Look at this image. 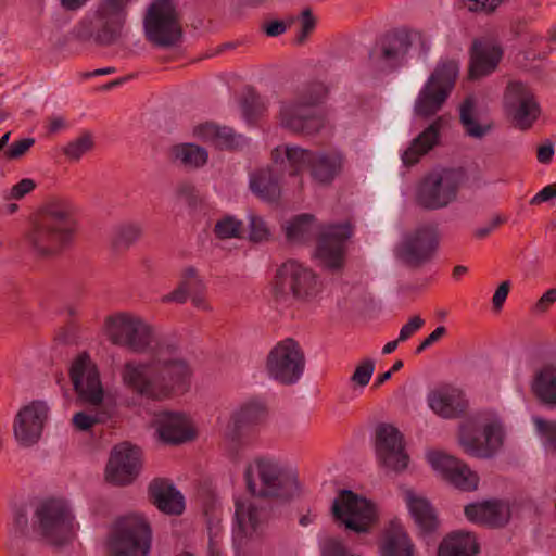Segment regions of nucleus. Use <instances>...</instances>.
Segmentation results:
<instances>
[{
  "instance_id": "nucleus-62",
  "label": "nucleus",
  "mask_w": 556,
  "mask_h": 556,
  "mask_svg": "<svg viewBox=\"0 0 556 556\" xmlns=\"http://www.w3.org/2000/svg\"><path fill=\"white\" fill-rule=\"evenodd\" d=\"M556 302V288L547 290L536 302L535 309L539 312L546 311L552 304Z\"/></svg>"
},
{
  "instance_id": "nucleus-21",
  "label": "nucleus",
  "mask_w": 556,
  "mask_h": 556,
  "mask_svg": "<svg viewBox=\"0 0 556 556\" xmlns=\"http://www.w3.org/2000/svg\"><path fill=\"white\" fill-rule=\"evenodd\" d=\"M439 245V235L434 226H421L403 237L396 248L397 256L409 265H420L429 261Z\"/></svg>"
},
{
  "instance_id": "nucleus-35",
  "label": "nucleus",
  "mask_w": 556,
  "mask_h": 556,
  "mask_svg": "<svg viewBox=\"0 0 556 556\" xmlns=\"http://www.w3.org/2000/svg\"><path fill=\"white\" fill-rule=\"evenodd\" d=\"M459 119L467 136L475 139H482L493 128L489 121L478 118L477 101L473 96H468L459 108Z\"/></svg>"
},
{
  "instance_id": "nucleus-49",
  "label": "nucleus",
  "mask_w": 556,
  "mask_h": 556,
  "mask_svg": "<svg viewBox=\"0 0 556 556\" xmlns=\"http://www.w3.org/2000/svg\"><path fill=\"white\" fill-rule=\"evenodd\" d=\"M249 239L253 242H265L271 237L267 223L258 215L249 214Z\"/></svg>"
},
{
  "instance_id": "nucleus-4",
  "label": "nucleus",
  "mask_w": 556,
  "mask_h": 556,
  "mask_svg": "<svg viewBox=\"0 0 556 556\" xmlns=\"http://www.w3.org/2000/svg\"><path fill=\"white\" fill-rule=\"evenodd\" d=\"M244 481L255 497L287 501L296 495L299 483L287 466L270 455H258L248 462Z\"/></svg>"
},
{
  "instance_id": "nucleus-64",
  "label": "nucleus",
  "mask_w": 556,
  "mask_h": 556,
  "mask_svg": "<svg viewBox=\"0 0 556 556\" xmlns=\"http://www.w3.org/2000/svg\"><path fill=\"white\" fill-rule=\"evenodd\" d=\"M265 31L270 37H276L286 31V25L280 21H274L266 25Z\"/></svg>"
},
{
  "instance_id": "nucleus-28",
  "label": "nucleus",
  "mask_w": 556,
  "mask_h": 556,
  "mask_svg": "<svg viewBox=\"0 0 556 556\" xmlns=\"http://www.w3.org/2000/svg\"><path fill=\"white\" fill-rule=\"evenodd\" d=\"M378 554L379 556H417L416 547L401 521L392 520L383 530Z\"/></svg>"
},
{
  "instance_id": "nucleus-63",
  "label": "nucleus",
  "mask_w": 556,
  "mask_h": 556,
  "mask_svg": "<svg viewBox=\"0 0 556 556\" xmlns=\"http://www.w3.org/2000/svg\"><path fill=\"white\" fill-rule=\"evenodd\" d=\"M200 276L194 267H187L181 271L179 285L188 288V286L199 279Z\"/></svg>"
},
{
  "instance_id": "nucleus-6",
  "label": "nucleus",
  "mask_w": 556,
  "mask_h": 556,
  "mask_svg": "<svg viewBox=\"0 0 556 556\" xmlns=\"http://www.w3.org/2000/svg\"><path fill=\"white\" fill-rule=\"evenodd\" d=\"M128 0H99L79 23V35L100 45H112L123 35Z\"/></svg>"
},
{
  "instance_id": "nucleus-55",
  "label": "nucleus",
  "mask_w": 556,
  "mask_h": 556,
  "mask_svg": "<svg viewBox=\"0 0 556 556\" xmlns=\"http://www.w3.org/2000/svg\"><path fill=\"white\" fill-rule=\"evenodd\" d=\"M501 4V0H463L464 9L470 12L491 13Z\"/></svg>"
},
{
  "instance_id": "nucleus-17",
  "label": "nucleus",
  "mask_w": 556,
  "mask_h": 556,
  "mask_svg": "<svg viewBox=\"0 0 556 556\" xmlns=\"http://www.w3.org/2000/svg\"><path fill=\"white\" fill-rule=\"evenodd\" d=\"M70 377L78 399L88 405L98 407L104 400V388L99 369L91 357L81 353L72 362Z\"/></svg>"
},
{
  "instance_id": "nucleus-25",
  "label": "nucleus",
  "mask_w": 556,
  "mask_h": 556,
  "mask_svg": "<svg viewBox=\"0 0 556 556\" xmlns=\"http://www.w3.org/2000/svg\"><path fill=\"white\" fill-rule=\"evenodd\" d=\"M428 407L443 419L460 417L468 407V401L462 390L453 387H440L427 394Z\"/></svg>"
},
{
  "instance_id": "nucleus-57",
  "label": "nucleus",
  "mask_w": 556,
  "mask_h": 556,
  "mask_svg": "<svg viewBox=\"0 0 556 556\" xmlns=\"http://www.w3.org/2000/svg\"><path fill=\"white\" fill-rule=\"evenodd\" d=\"M425 321L419 316L412 317L402 328L399 333V341L403 342L409 339L416 331H418Z\"/></svg>"
},
{
  "instance_id": "nucleus-39",
  "label": "nucleus",
  "mask_w": 556,
  "mask_h": 556,
  "mask_svg": "<svg viewBox=\"0 0 556 556\" xmlns=\"http://www.w3.org/2000/svg\"><path fill=\"white\" fill-rule=\"evenodd\" d=\"M531 390L543 404L556 406V368L540 369L531 382Z\"/></svg>"
},
{
  "instance_id": "nucleus-51",
  "label": "nucleus",
  "mask_w": 556,
  "mask_h": 556,
  "mask_svg": "<svg viewBox=\"0 0 556 556\" xmlns=\"http://www.w3.org/2000/svg\"><path fill=\"white\" fill-rule=\"evenodd\" d=\"M375 370V362L370 358L362 361L355 368L351 381L361 387L362 389L366 387L374 374Z\"/></svg>"
},
{
  "instance_id": "nucleus-16",
  "label": "nucleus",
  "mask_w": 556,
  "mask_h": 556,
  "mask_svg": "<svg viewBox=\"0 0 556 556\" xmlns=\"http://www.w3.org/2000/svg\"><path fill=\"white\" fill-rule=\"evenodd\" d=\"M304 366V355L292 339L278 342L267 356L268 376L283 384L298 382L303 375Z\"/></svg>"
},
{
  "instance_id": "nucleus-10",
  "label": "nucleus",
  "mask_w": 556,
  "mask_h": 556,
  "mask_svg": "<svg viewBox=\"0 0 556 556\" xmlns=\"http://www.w3.org/2000/svg\"><path fill=\"white\" fill-rule=\"evenodd\" d=\"M334 520L355 533H368L380 519V508L371 500L351 490H341L332 502Z\"/></svg>"
},
{
  "instance_id": "nucleus-47",
  "label": "nucleus",
  "mask_w": 556,
  "mask_h": 556,
  "mask_svg": "<svg viewBox=\"0 0 556 556\" xmlns=\"http://www.w3.org/2000/svg\"><path fill=\"white\" fill-rule=\"evenodd\" d=\"M243 229V224L235 216H224L218 219L214 227V232L219 239L239 238Z\"/></svg>"
},
{
  "instance_id": "nucleus-14",
  "label": "nucleus",
  "mask_w": 556,
  "mask_h": 556,
  "mask_svg": "<svg viewBox=\"0 0 556 556\" xmlns=\"http://www.w3.org/2000/svg\"><path fill=\"white\" fill-rule=\"evenodd\" d=\"M503 108L514 126L520 130L530 129L541 115V106L534 92L521 81L508 83Z\"/></svg>"
},
{
  "instance_id": "nucleus-50",
  "label": "nucleus",
  "mask_w": 556,
  "mask_h": 556,
  "mask_svg": "<svg viewBox=\"0 0 556 556\" xmlns=\"http://www.w3.org/2000/svg\"><path fill=\"white\" fill-rule=\"evenodd\" d=\"M93 140L91 135L85 134L75 140L68 142L64 149V154L73 161H78L85 153L91 150Z\"/></svg>"
},
{
  "instance_id": "nucleus-7",
  "label": "nucleus",
  "mask_w": 556,
  "mask_h": 556,
  "mask_svg": "<svg viewBox=\"0 0 556 556\" xmlns=\"http://www.w3.org/2000/svg\"><path fill=\"white\" fill-rule=\"evenodd\" d=\"M326 93L327 88L323 84H314L305 90L300 100L281 102L280 125L294 132H318L325 126L326 117L317 104Z\"/></svg>"
},
{
  "instance_id": "nucleus-9",
  "label": "nucleus",
  "mask_w": 556,
  "mask_h": 556,
  "mask_svg": "<svg viewBox=\"0 0 556 556\" xmlns=\"http://www.w3.org/2000/svg\"><path fill=\"white\" fill-rule=\"evenodd\" d=\"M458 74L459 63L456 60L441 59L418 92L415 113L429 117L439 112L450 97Z\"/></svg>"
},
{
  "instance_id": "nucleus-13",
  "label": "nucleus",
  "mask_w": 556,
  "mask_h": 556,
  "mask_svg": "<svg viewBox=\"0 0 556 556\" xmlns=\"http://www.w3.org/2000/svg\"><path fill=\"white\" fill-rule=\"evenodd\" d=\"M144 33L155 46L167 48L177 45L181 27L174 4L169 0H154L144 17Z\"/></svg>"
},
{
  "instance_id": "nucleus-29",
  "label": "nucleus",
  "mask_w": 556,
  "mask_h": 556,
  "mask_svg": "<svg viewBox=\"0 0 556 556\" xmlns=\"http://www.w3.org/2000/svg\"><path fill=\"white\" fill-rule=\"evenodd\" d=\"M149 492L160 511L172 516H179L185 511V496L170 481L155 479L150 483Z\"/></svg>"
},
{
  "instance_id": "nucleus-11",
  "label": "nucleus",
  "mask_w": 556,
  "mask_h": 556,
  "mask_svg": "<svg viewBox=\"0 0 556 556\" xmlns=\"http://www.w3.org/2000/svg\"><path fill=\"white\" fill-rule=\"evenodd\" d=\"M462 174L455 169L441 168L427 174L417 184L415 201L428 211H439L457 200Z\"/></svg>"
},
{
  "instance_id": "nucleus-48",
  "label": "nucleus",
  "mask_w": 556,
  "mask_h": 556,
  "mask_svg": "<svg viewBox=\"0 0 556 556\" xmlns=\"http://www.w3.org/2000/svg\"><path fill=\"white\" fill-rule=\"evenodd\" d=\"M460 466L464 467L467 473H460L458 470L452 471L447 480L457 489L463 491H473L478 488L479 477L472 471L466 464L460 462Z\"/></svg>"
},
{
  "instance_id": "nucleus-5",
  "label": "nucleus",
  "mask_w": 556,
  "mask_h": 556,
  "mask_svg": "<svg viewBox=\"0 0 556 556\" xmlns=\"http://www.w3.org/2000/svg\"><path fill=\"white\" fill-rule=\"evenodd\" d=\"M505 430L498 415L493 410L476 413L459 426L458 442L468 455L489 458L503 445Z\"/></svg>"
},
{
  "instance_id": "nucleus-27",
  "label": "nucleus",
  "mask_w": 556,
  "mask_h": 556,
  "mask_svg": "<svg viewBox=\"0 0 556 556\" xmlns=\"http://www.w3.org/2000/svg\"><path fill=\"white\" fill-rule=\"evenodd\" d=\"M465 516L475 523L502 527L510 519V507L500 500L477 502L465 507Z\"/></svg>"
},
{
  "instance_id": "nucleus-30",
  "label": "nucleus",
  "mask_w": 556,
  "mask_h": 556,
  "mask_svg": "<svg viewBox=\"0 0 556 556\" xmlns=\"http://www.w3.org/2000/svg\"><path fill=\"white\" fill-rule=\"evenodd\" d=\"M402 497L418 528L424 532H431L439 526L437 513L430 502L413 489L402 490Z\"/></svg>"
},
{
  "instance_id": "nucleus-52",
  "label": "nucleus",
  "mask_w": 556,
  "mask_h": 556,
  "mask_svg": "<svg viewBox=\"0 0 556 556\" xmlns=\"http://www.w3.org/2000/svg\"><path fill=\"white\" fill-rule=\"evenodd\" d=\"M320 549L323 556H357L351 554L343 542L337 538L326 539L321 543Z\"/></svg>"
},
{
  "instance_id": "nucleus-23",
  "label": "nucleus",
  "mask_w": 556,
  "mask_h": 556,
  "mask_svg": "<svg viewBox=\"0 0 556 556\" xmlns=\"http://www.w3.org/2000/svg\"><path fill=\"white\" fill-rule=\"evenodd\" d=\"M413 43L412 35L405 30L386 36L370 52L371 63L379 70L397 66L408 53Z\"/></svg>"
},
{
  "instance_id": "nucleus-22",
  "label": "nucleus",
  "mask_w": 556,
  "mask_h": 556,
  "mask_svg": "<svg viewBox=\"0 0 556 556\" xmlns=\"http://www.w3.org/2000/svg\"><path fill=\"white\" fill-rule=\"evenodd\" d=\"M48 414L49 407L41 401L31 402L17 413L13 430L21 445L30 446L40 439Z\"/></svg>"
},
{
  "instance_id": "nucleus-38",
  "label": "nucleus",
  "mask_w": 556,
  "mask_h": 556,
  "mask_svg": "<svg viewBox=\"0 0 556 556\" xmlns=\"http://www.w3.org/2000/svg\"><path fill=\"white\" fill-rule=\"evenodd\" d=\"M194 134L203 141L220 149L232 148L241 142V137H237L231 128L220 127L212 123L199 125L194 129Z\"/></svg>"
},
{
  "instance_id": "nucleus-26",
  "label": "nucleus",
  "mask_w": 556,
  "mask_h": 556,
  "mask_svg": "<svg viewBox=\"0 0 556 556\" xmlns=\"http://www.w3.org/2000/svg\"><path fill=\"white\" fill-rule=\"evenodd\" d=\"M345 156L339 149L314 152L309 174L319 185H330L344 169Z\"/></svg>"
},
{
  "instance_id": "nucleus-15",
  "label": "nucleus",
  "mask_w": 556,
  "mask_h": 556,
  "mask_svg": "<svg viewBox=\"0 0 556 556\" xmlns=\"http://www.w3.org/2000/svg\"><path fill=\"white\" fill-rule=\"evenodd\" d=\"M43 536L54 545H61L72 538L75 531L74 516L63 500L43 501L36 511Z\"/></svg>"
},
{
  "instance_id": "nucleus-37",
  "label": "nucleus",
  "mask_w": 556,
  "mask_h": 556,
  "mask_svg": "<svg viewBox=\"0 0 556 556\" xmlns=\"http://www.w3.org/2000/svg\"><path fill=\"white\" fill-rule=\"evenodd\" d=\"M249 187L256 197L264 201H275L280 194L279 179L269 167L252 172Z\"/></svg>"
},
{
  "instance_id": "nucleus-60",
  "label": "nucleus",
  "mask_w": 556,
  "mask_h": 556,
  "mask_svg": "<svg viewBox=\"0 0 556 556\" xmlns=\"http://www.w3.org/2000/svg\"><path fill=\"white\" fill-rule=\"evenodd\" d=\"M556 197V182L545 186L541 191H539L531 200L532 204H538L541 202L548 201Z\"/></svg>"
},
{
  "instance_id": "nucleus-24",
  "label": "nucleus",
  "mask_w": 556,
  "mask_h": 556,
  "mask_svg": "<svg viewBox=\"0 0 556 556\" xmlns=\"http://www.w3.org/2000/svg\"><path fill=\"white\" fill-rule=\"evenodd\" d=\"M154 426L160 440L168 444L184 443L195 437L192 421L181 413L162 412L156 415Z\"/></svg>"
},
{
  "instance_id": "nucleus-44",
  "label": "nucleus",
  "mask_w": 556,
  "mask_h": 556,
  "mask_svg": "<svg viewBox=\"0 0 556 556\" xmlns=\"http://www.w3.org/2000/svg\"><path fill=\"white\" fill-rule=\"evenodd\" d=\"M142 229L139 224L126 223L114 228L112 244L115 249H128L141 237Z\"/></svg>"
},
{
  "instance_id": "nucleus-1",
  "label": "nucleus",
  "mask_w": 556,
  "mask_h": 556,
  "mask_svg": "<svg viewBox=\"0 0 556 556\" xmlns=\"http://www.w3.org/2000/svg\"><path fill=\"white\" fill-rule=\"evenodd\" d=\"M149 358L128 359L119 369L122 384L131 392L162 400L187 387L192 369L176 346L159 344Z\"/></svg>"
},
{
  "instance_id": "nucleus-40",
  "label": "nucleus",
  "mask_w": 556,
  "mask_h": 556,
  "mask_svg": "<svg viewBox=\"0 0 556 556\" xmlns=\"http://www.w3.org/2000/svg\"><path fill=\"white\" fill-rule=\"evenodd\" d=\"M439 140V126L438 123L431 124L426 128L417 138H415L410 146L403 152L402 160L406 165H413L418 162L419 157L431 150Z\"/></svg>"
},
{
  "instance_id": "nucleus-43",
  "label": "nucleus",
  "mask_w": 556,
  "mask_h": 556,
  "mask_svg": "<svg viewBox=\"0 0 556 556\" xmlns=\"http://www.w3.org/2000/svg\"><path fill=\"white\" fill-rule=\"evenodd\" d=\"M174 157L186 166L199 167L206 163L207 152L193 143H184L174 148Z\"/></svg>"
},
{
  "instance_id": "nucleus-41",
  "label": "nucleus",
  "mask_w": 556,
  "mask_h": 556,
  "mask_svg": "<svg viewBox=\"0 0 556 556\" xmlns=\"http://www.w3.org/2000/svg\"><path fill=\"white\" fill-rule=\"evenodd\" d=\"M316 230L312 215L303 214L294 217L285 225L286 237L290 242L298 243L309 239Z\"/></svg>"
},
{
  "instance_id": "nucleus-42",
  "label": "nucleus",
  "mask_w": 556,
  "mask_h": 556,
  "mask_svg": "<svg viewBox=\"0 0 556 556\" xmlns=\"http://www.w3.org/2000/svg\"><path fill=\"white\" fill-rule=\"evenodd\" d=\"M426 458L431 468L440 473L443 478L447 480L448 476L452 471L458 470L460 473H467L468 471L460 466V460L445 454L441 451H428L426 453Z\"/></svg>"
},
{
  "instance_id": "nucleus-53",
  "label": "nucleus",
  "mask_w": 556,
  "mask_h": 556,
  "mask_svg": "<svg viewBox=\"0 0 556 556\" xmlns=\"http://www.w3.org/2000/svg\"><path fill=\"white\" fill-rule=\"evenodd\" d=\"M35 144L34 138H22L13 141L4 151V157L8 160H16L22 157Z\"/></svg>"
},
{
  "instance_id": "nucleus-32",
  "label": "nucleus",
  "mask_w": 556,
  "mask_h": 556,
  "mask_svg": "<svg viewBox=\"0 0 556 556\" xmlns=\"http://www.w3.org/2000/svg\"><path fill=\"white\" fill-rule=\"evenodd\" d=\"M314 152L298 146L283 144L276 147L271 155L276 166L289 170L291 175H298L306 167L311 169Z\"/></svg>"
},
{
  "instance_id": "nucleus-19",
  "label": "nucleus",
  "mask_w": 556,
  "mask_h": 556,
  "mask_svg": "<svg viewBox=\"0 0 556 556\" xmlns=\"http://www.w3.org/2000/svg\"><path fill=\"white\" fill-rule=\"evenodd\" d=\"M141 470V452L127 442L115 445L105 467V480L115 485L132 483Z\"/></svg>"
},
{
  "instance_id": "nucleus-33",
  "label": "nucleus",
  "mask_w": 556,
  "mask_h": 556,
  "mask_svg": "<svg viewBox=\"0 0 556 556\" xmlns=\"http://www.w3.org/2000/svg\"><path fill=\"white\" fill-rule=\"evenodd\" d=\"M502 58V50L492 42H475L470 60V77L473 79L491 74Z\"/></svg>"
},
{
  "instance_id": "nucleus-12",
  "label": "nucleus",
  "mask_w": 556,
  "mask_h": 556,
  "mask_svg": "<svg viewBox=\"0 0 556 556\" xmlns=\"http://www.w3.org/2000/svg\"><path fill=\"white\" fill-rule=\"evenodd\" d=\"M108 544L112 556H147L151 547V530L146 518L138 514L121 517Z\"/></svg>"
},
{
  "instance_id": "nucleus-46",
  "label": "nucleus",
  "mask_w": 556,
  "mask_h": 556,
  "mask_svg": "<svg viewBox=\"0 0 556 556\" xmlns=\"http://www.w3.org/2000/svg\"><path fill=\"white\" fill-rule=\"evenodd\" d=\"M110 418L108 410L103 408H96L89 412H78L73 418L72 422L77 430L87 431L98 424H102Z\"/></svg>"
},
{
  "instance_id": "nucleus-58",
  "label": "nucleus",
  "mask_w": 556,
  "mask_h": 556,
  "mask_svg": "<svg viewBox=\"0 0 556 556\" xmlns=\"http://www.w3.org/2000/svg\"><path fill=\"white\" fill-rule=\"evenodd\" d=\"M188 296H189L188 288H186L181 285H178V287L176 289H174L172 292L163 295L160 301L164 304H166V303L182 304L187 301Z\"/></svg>"
},
{
  "instance_id": "nucleus-18",
  "label": "nucleus",
  "mask_w": 556,
  "mask_h": 556,
  "mask_svg": "<svg viewBox=\"0 0 556 556\" xmlns=\"http://www.w3.org/2000/svg\"><path fill=\"white\" fill-rule=\"evenodd\" d=\"M375 452L379 465L386 470L399 472L408 466L409 458L405 452L403 435L392 425L377 427Z\"/></svg>"
},
{
  "instance_id": "nucleus-59",
  "label": "nucleus",
  "mask_w": 556,
  "mask_h": 556,
  "mask_svg": "<svg viewBox=\"0 0 556 556\" xmlns=\"http://www.w3.org/2000/svg\"><path fill=\"white\" fill-rule=\"evenodd\" d=\"M510 283L509 281L502 282L498 288L495 290L493 298H492V304L494 308L501 309L504 302L507 299L508 292H509Z\"/></svg>"
},
{
  "instance_id": "nucleus-3",
  "label": "nucleus",
  "mask_w": 556,
  "mask_h": 556,
  "mask_svg": "<svg viewBox=\"0 0 556 556\" xmlns=\"http://www.w3.org/2000/svg\"><path fill=\"white\" fill-rule=\"evenodd\" d=\"M323 290L324 283L319 276L295 260H289L276 269L270 286L275 302L286 307L315 304Z\"/></svg>"
},
{
  "instance_id": "nucleus-36",
  "label": "nucleus",
  "mask_w": 556,
  "mask_h": 556,
  "mask_svg": "<svg viewBox=\"0 0 556 556\" xmlns=\"http://www.w3.org/2000/svg\"><path fill=\"white\" fill-rule=\"evenodd\" d=\"M478 553L476 538L465 531L448 534L441 542L438 556H473Z\"/></svg>"
},
{
  "instance_id": "nucleus-31",
  "label": "nucleus",
  "mask_w": 556,
  "mask_h": 556,
  "mask_svg": "<svg viewBox=\"0 0 556 556\" xmlns=\"http://www.w3.org/2000/svg\"><path fill=\"white\" fill-rule=\"evenodd\" d=\"M265 417V404L261 400H249L232 412L226 434L235 438L241 430L260 424Z\"/></svg>"
},
{
  "instance_id": "nucleus-56",
  "label": "nucleus",
  "mask_w": 556,
  "mask_h": 556,
  "mask_svg": "<svg viewBox=\"0 0 556 556\" xmlns=\"http://www.w3.org/2000/svg\"><path fill=\"white\" fill-rule=\"evenodd\" d=\"M316 21L312 15L311 10L306 9L301 14V27L296 34L295 40L298 43H302L305 41L307 36L315 28Z\"/></svg>"
},
{
  "instance_id": "nucleus-45",
  "label": "nucleus",
  "mask_w": 556,
  "mask_h": 556,
  "mask_svg": "<svg viewBox=\"0 0 556 556\" xmlns=\"http://www.w3.org/2000/svg\"><path fill=\"white\" fill-rule=\"evenodd\" d=\"M536 434L547 453H556V422L533 416Z\"/></svg>"
},
{
  "instance_id": "nucleus-20",
  "label": "nucleus",
  "mask_w": 556,
  "mask_h": 556,
  "mask_svg": "<svg viewBox=\"0 0 556 556\" xmlns=\"http://www.w3.org/2000/svg\"><path fill=\"white\" fill-rule=\"evenodd\" d=\"M352 236L349 223L327 226L318 240L314 258L327 269H339L344 263L345 244Z\"/></svg>"
},
{
  "instance_id": "nucleus-2",
  "label": "nucleus",
  "mask_w": 556,
  "mask_h": 556,
  "mask_svg": "<svg viewBox=\"0 0 556 556\" xmlns=\"http://www.w3.org/2000/svg\"><path fill=\"white\" fill-rule=\"evenodd\" d=\"M75 229L70 206L62 202H52L34 218L26 239L33 253L50 257L71 244Z\"/></svg>"
},
{
  "instance_id": "nucleus-61",
  "label": "nucleus",
  "mask_w": 556,
  "mask_h": 556,
  "mask_svg": "<svg viewBox=\"0 0 556 556\" xmlns=\"http://www.w3.org/2000/svg\"><path fill=\"white\" fill-rule=\"evenodd\" d=\"M554 153V143L548 140L538 148V161L542 164H547L552 161Z\"/></svg>"
},
{
  "instance_id": "nucleus-34",
  "label": "nucleus",
  "mask_w": 556,
  "mask_h": 556,
  "mask_svg": "<svg viewBox=\"0 0 556 556\" xmlns=\"http://www.w3.org/2000/svg\"><path fill=\"white\" fill-rule=\"evenodd\" d=\"M261 522L260 510L250 500H236L235 522L232 534L235 540L242 541L252 536Z\"/></svg>"
},
{
  "instance_id": "nucleus-54",
  "label": "nucleus",
  "mask_w": 556,
  "mask_h": 556,
  "mask_svg": "<svg viewBox=\"0 0 556 556\" xmlns=\"http://www.w3.org/2000/svg\"><path fill=\"white\" fill-rule=\"evenodd\" d=\"M35 187L36 182L33 179L24 178L12 186V188L5 192L4 198L8 200H20L31 192Z\"/></svg>"
},
{
  "instance_id": "nucleus-8",
  "label": "nucleus",
  "mask_w": 556,
  "mask_h": 556,
  "mask_svg": "<svg viewBox=\"0 0 556 556\" xmlns=\"http://www.w3.org/2000/svg\"><path fill=\"white\" fill-rule=\"evenodd\" d=\"M105 336L115 345L134 353H146L157 346L155 330L142 317L119 312L109 316L104 324Z\"/></svg>"
}]
</instances>
